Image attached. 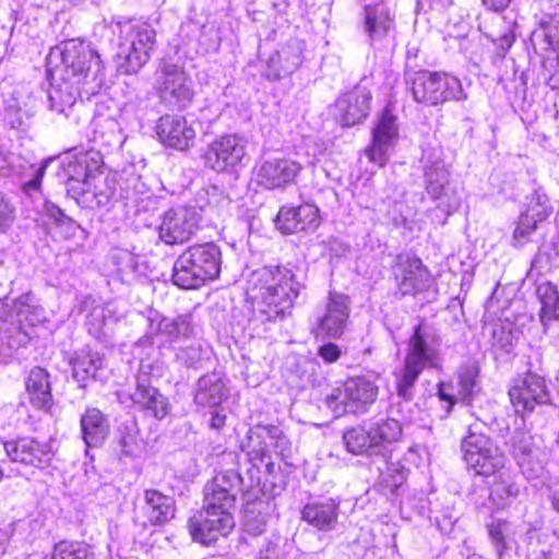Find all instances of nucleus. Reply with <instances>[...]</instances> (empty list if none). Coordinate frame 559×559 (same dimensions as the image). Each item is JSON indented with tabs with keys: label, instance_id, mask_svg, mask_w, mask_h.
<instances>
[{
	"label": "nucleus",
	"instance_id": "57",
	"mask_svg": "<svg viewBox=\"0 0 559 559\" xmlns=\"http://www.w3.org/2000/svg\"><path fill=\"white\" fill-rule=\"evenodd\" d=\"M226 423V415L219 411L211 413L210 427L215 430H221Z\"/></svg>",
	"mask_w": 559,
	"mask_h": 559
},
{
	"label": "nucleus",
	"instance_id": "54",
	"mask_svg": "<svg viewBox=\"0 0 559 559\" xmlns=\"http://www.w3.org/2000/svg\"><path fill=\"white\" fill-rule=\"evenodd\" d=\"M209 204H216L219 210L223 211L229 207L231 200L217 188H213V192L210 194Z\"/></svg>",
	"mask_w": 559,
	"mask_h": 559
},
{
	"label": "nucleus",
	"instance_id": "29",
	"mask_svg": "<svg viewBox=\"0 0 559 559\" xmlns=\"http://www.w3.org/2000/svg\"><path fill=\"white\" fill-rule=\"evenodd\" d=\"M348 317L347 298L343 295H331L325 314L319 320L317 336L341 337L345 331Z\"/></svg>",
	"mask_w": 559,
	"mask_h": 559
},
{
	"label": "nucleus",
	"instance_id": "11",
	"mask_svg": "<svg viewBox=\"0 0 559 559\" xmlns=\"http://www.w3.org/2000/svg\"><path fill=\"white\" fill-rule=\"evenodd\" d=\"M271 448L283 459L292 452V443L284 431L276 425L258 424L250 427L241 441L240 449L246 453L250 468H258L259 463L270 459Z\"/></svg>",
	"mask_w": 559,
	"mask_h": 559
},
{
	"label": "nucleus",
	"instance_id": "31",
	"mask_svg": "<svg viewBox=\"0 0 559 559\" xmlns=\"http://www.w3.org/2000/svg\"><path fill=\"white\" fill-rule=\"evenodd\" d=\"M141 511L145 518V524L162 525L175 516V500L156 489H146L143 493Z\"/></svg>",
	"mask_w": 559,
	"mask_h": 559
},
{
	"label": "nucleus",
	"instance_id": "63",
	"mask_svg": "<svg viewBox=\"0 0 559 559\" xmlns=\"http://www.w3.org/2000/svg\"><path fill=\"white\" fill-rule=\"evenodd\" d=\"M513 40L514 38L512 35L506 34L500 38V47L502 49H509L512 46Z\"/></svg>",
	"mask_w": 559,
	"mask_h": 559
},
{
	"label": "nucleus",
	"instance_id": "62",
	"mask_svg": "<svg viewBox=\"0 0 559 559\" xmlns=\"http://www.w3.org/2000/svg\"><path fill=\"white\" fill-rule=\"evenodd\" d=\"M102 122H104V123L106 124L107 129H108L109 131H111V132H114V131L117 129V122H116L115 120H112V119H104V120H102V119H96V120L94 121L95 127H96V128H97V127H99V126L102 124Z\"/></svg>",
	"mask_w": 559,
	"mask_h": 559
},
{
	"label": "nucleus",
	"instance_id": "53",
	"mask_svg": "<svg viewBox=\"0 0 559 559\" xmlns=\"http://www.w3.org/2000/svg\"><path fill=\"white\" fill-rule=\"evenodd\" d=\"M318 355L325 362H334L340 358L341 349L334 343H326L319 347Z\"/></svg>",
	"mask_w": 559,
	"mask_h": 559
},
{
	"label": "nucleus",
	"instance_id": "4",
	"mask_svg": "<svg viewBox=\"0 0 559 559\" xmlns=\"http://www.w3.org/2000/svg\"><path fill=\"white\" fill-rule=\"evenodd\" d=\"M441 362L440 336L431 326L418 324L408 340L403 365L394 372L397 395L411 401L421 372L440 369Z\"/></svg>",
	"mask_w": 559,
	"mask_h": 559
},
{
	"label": "nucleus",
	"instance_id": "5",
	"mask_svg": "<svg viewBox=\"0 0 559 559\" xmlns=\"http://www.w3.org/2000/svg\"><path fill=\"white\" fill-rule=\"evenodd\" d=\"M45 320V311L32 293L15 299H0V353L10 356L26 346L33 337V328Z\"/></svg>",
	"mask_w": 559,
	"mask_h": 559
},
{
	"label": "nucleus",
	"instance_id": "36",
	"mask_svg": "<svg viewBox=\"0 0 559 559\" xmlns=\"http://www.w3.org/2000/svg\"><path fill=\"white\" fill-rule=\"evenodd\" d=\"M490 544L499 559H502L515 544V528L513 523L493 519L486 525Z\"/></svg>",
	"mask_w": 559,
	"mask_h": 559
},
{
	"label": "nucleus",
	"instance_id": "41",
	"mask_svg": "<svg viewBox=\"0 0 559 559\" xmlns=\"http://www.w3.org/2000/svg\"><path fill=\"white\" fill-rule=\"evenodd\" d=\"M158 334L170 342L188 338L193 333V326L189 316L176 318H163L157 324Z\"/></svg>",
	"mask_w": 559,
	"mask_h": 559
},
{
	"label": "nucleus",
	"instance_id": "24",
	"mask_svg": "<svg viewBox=\"0 0 559 559\" xmlns=\"http://www.w3.org/2000/svg\"><path fill=\"white\" fill-rule=\"evenodd\" d=\"M276 225L283 234L314 230L320 224L319 209L305 203L299 206H282L276 216Z\"/></svg>",
	"mask_w": 559,
	"mask_h": 559
},
{
	"label": "nucleus",
	"instance_id": "2",
	"mask_svg": "<svg viewBox=\"0 0 559 559\" xmlns=\"http://www.w3.org/2000/svg\"><path fill=\"white\" fill-rule=\"evenodd\" d=\"M302 285L286 266H264L254 271L249 280L248 296L251 299L249 328L266 331V324L283 320L292 313Z\"/></svg>",
	"mask_w": 559,
	"mask_h": 559
},
{
	"label": "nucleus",
	"instance_id": "23",
	"mask_svg": "<svg viewBox=\"0 0 559 559\" xmlns=\"http://www.w3.org/2000/svg\"><path fill=\"white\" fill-rule=\"evenodd\" d=\"M156 134L159 141L173 148L187 150L193 144L197 132L182 116L164 115L156 123Z\"/></svg>",
	"mask_w": 559,
	"mask_h": 559
},
{
	"label": "nucleus",
	"instance_id": "50",
	"mask_svg": "<svg viewBox=\"0 0 559 559\" xmlns=\"http://www.w3.org/2000/svg\"><path fill=\"white\" fill-rule=\"evenodd\" d=\"M540 221L535 219L532 215L523 212L513 233V238L518 245L522 246L527 241L528 236L537 228Z\"/></svg>",
	"mask_w": 559,
	"mask_h": 559
},
{
	"label": "nucleus",
	"instance_id": "13",
	"mask_svg": "<svg viewBox=\"0 0 559 559\" xmlns=\"http://www.w3.org/2000/svg\"><path fill=\"white\" fill-rule=\"evenodd\" d=\"M155 88L160 103L170 109L183 110L194 98L192 81L188 74L180 66L168 61L159 66Z\"/></svg>",
	"mask_w": 559,
	"mask_h": 559
},
{
	"label": "nucleus",
	"instance_id": "17",
	"mask_svg": "<svg viewBox=\"0 0 559 559\" xmlns=\"http://www.w3.org/2000/svg\"><path fill=\"white\" fill-rule=\"evenodd\" d=\"M304 166L288 157H274L263 160L257 169L255 181L265 190H285L294 185Z\"/></svg>",
	"mask_w": 559,
	"mask_h": 559
},
{
	"label": "nucleus",
	"instance_id": "25",
	"mask_svg": "<svg viewBox=\"0 0 559 559\" xmlns=\"http://www.w3.org/2000/svg\"><path fill=\"white\" fill-rule=\"evenodd\" d=\"M371 92L365 86H356L336 102V111L343 126L361 122L369 114Z\"/></svg>",
	"mask_w": 559,
	"mask_h": 559
},
{
	"label": "nucleus",
	"instance_id": "47",
	"mask_svg": "<svg viewBox=\"0 0 559 559\" xmlns=\"http://www.w3.org/2000/svg\"><path fill=\"white\" fill-rule=\"evenodd\" d=\"M112 318L109 316V311L99 305L94 307L86 316L88 332L96 338L108 334Z\"/></svg>",
	"mask_w": 559,
	"mask_h": 559
},
{
	"label": "nucleus",
	"instance_id": "8",
	"mask_svg": "<svg viewBox=\"0 0 559 559\" xmlns=\"http://www.w3.org/2000/svg\"><path fill=\"white\" fill-rule=\"evenodd\" d=\"M156 33L143 22L120 24V41L117 52L118 70L123 74L136 73L151 58Z\"/></svg>",
	"mask_w": 559,
	"mask_h": 559
},
{
	"label": "nucleus",
	"instance_id": "52",
	"mask_svg": "<svg viewBox=\"0 0 559 559\" xmlns=\"http://www.w3.org/2000/svg\"><path fill=\"white\" fill-rule=\"evenodd\" d=\"M14 219V207L9 199L0 193V233L5 231Z\"/></svg>",
	"mask_w": 559,
	"mask_h": 559
},
{
	"label": "nucleus",
	"instance_id": "10",
	"mask_svg": "<svg viewBox=\"0 0 559 559\" xmlns=\"http://www.w3.org/2000/svg\"><path fill=\"white\" fill-rule=\"evenodd\" d=\"M412 94L415 102L426 106L467 99V94L459 78L437 71L418 72L412 82Z\"/></svg>",
	"mask_w": 559,
	"mask_h": 559
},
{
	"label": "nucleus",
	"instance_id": "20",
	"mask_svg": "<svg viewBox=\"0 0 559 559\" xmlns=\"http://www.w3.org/2000/svg\"><path fill=\"white\" fill-rule=\"evenodd\" d=\"M395 280L400 293L416 295L427 289L430 285V273L423 261L414 255H401L395 267Z\"/></svg>",
	"mask_w": 559,
	"mask_h": 559
},
{
	"label": "nucleus",
	"instance_id": "16",
	"mask_svg": "<svg viewBox=\"0 0 559 559\" xmlns=\"http://www.w3.org/2000/svg\"><path fill=\"white\" fill-rule=\"evenodd\" d=\"M378 388L366 378H352L344 383V390L326 397V405L336 414L364 413L376 401Z\"/></svg>",
	"mask_w": 559,
	"mask_h": 559
},
{
	"label": "nucleus",
	"instance_id": "33",
	"mask_svg": "<svg viewBox=\"0 0 559 559\" xmlns=\"http://www.w3.org/2000/svg\"><path fill=\"white\" fill-rule=\"evenodd\" d=\"M26 391L32 405L38 409H48L52 405L51 383L48 371L34 367L26 379Z\"/></svg>",
	"mask_w": 559,
	"mask_h": 559
},
{
	"label": "nucleus",
	"instance_id": "22",
	"mask_svg": "<svg viewBox=\"0 0 559 559\" xmlns=\"http://www.w3.org/2000/svg\"><path fill=\"white\" fill-rule=\"evenodd\" d=\"M305 41L298 38L287 40L269 58L266 78L277 81L293 74L304 62Z\"/></svg>",
	"mask_w": 559,
	"mask_h": 559
},
{
	"label": "nucleus",
	"instance_id": "12",
	"mask_svg": "<svg viewBox=\"0 0 559 559\" xmlns=\"http://www.w3.org/2000/svg\"><path fill=\"white\" fill-rule=\"evenodd\" d=\"M463 459L478 475L490 476L506 467L507 456L486 435L469 429L461 444Z\"/></svg>",
	"mask_w": 559,
	"mask_h": 559
},
{
	"label": "nucleus",
	"instance_id": "7",
	"mask_svg": "<svg viewBox=\"0 0 559 559\" xmlns=\"http://www.w3.org/2000/svg\"><path fill=\"white\" fill-rule=\"evenodd\" d=\"M221 248L210 241L188 247L176 259L173 282L183 289H195L215 280L221 272Z\"/></svg>",
	"mask_w": 559,
	"mask_h": 559
},
{
	"label": "nucleus",
	"instance_id": "26",
	"mask_svg": "<svg viewBox=\"0 0 559 559\" xmlns=\"http://www.w3.org/2000/svg\"><path fill=\"white\" fill-rule=\"evenodd\" d=\"M511 447L523 475L527 478L539 477L544 465L539 460V450L534 447L533 437L527 431L515 430L511 437Z\"/></svg>",
	"mask_w": 559,
	"mask_h": 559
},
{
	"label": "nucleus",
	"instance_id": "34",
	"mask_svg": "<svg viewBox=\"0 0 559 559\" xmlns=\"http://www.w3.org/2000/svg\"><path fill=\"white\" fill-rule=\"evenodd\" d=\"M493 475L489 498L497 508L503 509L518 499L521 488L514 475L506 467Z\"/></svg>",
	"mask_w": 559,
	"mask_h": 559
},
{
	"label": "nucleus",
	"instance_id": "59",
	"mask_svg": "<svg viewBox=\"0 0 559 559\" xmlns=\"http://www.w3.org/2000/svg\"><path fill=\"white\" fill-rule=\"evenodd\" d=\"M548 498L552 509L559 513V484L549 488Z\"/></svg>",
	"mask_w": 559,
	"mask_h": 559
},
{
	"label": "nucleus",
	"instance_id": "6",
	"mask_svg": "<svg viewBox=\"0 0 559 559\" xmlns=\"http://www.w3.org/2000/svg\"><path fill=\"white\" fill-rule=\"evenodd\" d=\"M103 166L99 152L81 151L69 157L64 166L67 192L75 202L85 209L100 207L109 202V195L96 191V180Z\"/></svg>",
	"mask_w": 559,
	"mask_h": 559
},
{
	"label": "nucleus",
	"instance_id": "44",
	"mask_svg": "<svg viewBox=\"0 0 559 559\" xmlns=\"http://www.w3.org/2000/svg\"><path fill=\"white\" fill-rule=\"evenodd\" d=\"M207 359L209 352L199 341L180 346L176 350V360L188 368L199 369L202 367L203 361Z\"/></svg>",
	"mask_w": 559,
	"mask_h": 559
},
{
	"label": "nucleus",
	"instance_id": "45",
	"mask_svg": "<svg viewBox=\"0 0 559 559\" xmlns=\"http://www.w3.org/2000/svg\"><path fill=\"white\" fill-rule=\"evenodd\" d=\"M478 368L462 366L457 373V394L465 403H469L478 391Z\"/></svg>",
	"mask_w": 559,
	"mask_h": 559
},
{
	"label": "nucleus",
	"instance_id": "38",
	"mask_svg": "<svg viewBox=\"0 0 559 559\" xmlns=\"http://www.w3.org/2000/svg\"><path fill=\"white\" fill-rule=\"evenodd\" d=\"M365 13V32L370 40L378 41L383 39L393 26V19L389 10L383 5H366Z\"/></svg>",
	"mask_w": 559,
	"mask_h": 559
},
{
	"label": "nucleus",
	"instance_id": "37",
	"mask_svg": "<svg viewBox=\"0 0 559 559\" xmlns=\"http://www.w3.org/2000/svg\"><path fill=\"white\" fill-rule=\"evenodd\" d=\"M370 426L352 427L343 432V441L346 450L355 455L369 454L379 455L380 450L377 447L374 438L372 436Z\"/></svg>",
	"mask_w": 559,
	"mask_h": 559
},
{
	"label": "nucleus",
	"instance_id": "3",
	"mask_svg": "<svg viewBox=\"0 0 559 559\" xmlns=\"http://www.w3.org/2000/svg\"><path fill=\"white\" fill-rule=\"evenodd\" d=\"M63 74L48 91L50 110L67 115L79 97L92 95L100 88L102 62L99 56L83 41L69 40L61 50Z\"/></svg>",
	"mask_w": 559,
	"mask_h": 559
},
{
	"label": "nucleus",
	"instance_id": "51",
	"mask_svg": "<svg viewBox=\"0 0 559 559\" xmlns=\"http://www.w3.org/2000/svg\"><path fill=\"white\" fill-rule=\"evenodd\" d=\"M31 116H33V114L15 109L13 105H4V120L11 129H22Z\"/></svg>",
	"mask_w": 559,
	"mask_h": 559
},
{
	"label": "nucleus",
	"instance_id": "55",
	"mask_svg": "<svg viewBox=\"0 0 559 559\" xmlns=\"http://www.w3.org/2000/svg\"><path fill=\"white\" fill-rule=\"evenodd\" d=\"M447 384L441 382L438 384V392L437 395L441 401H444L448 403L445 412L449 414L453 407V405L456 403V397L449 392H447Z\"/></svg>",
	"mask_w": 559,
	"mask_h": 559
},
{
	"label": "nucleus",
	"instance_id": "49",
	"mask_svg": "<svg viewBox=\"0 0 559 559\" xmlns=\"http://www.w3.org/2000/svg\"><path fill=\"white\" fill-rule=\"evenodd\" d=\"M4 105H13L15 109L34 114L35 98L27 86L19 85L14 87L10 96L4 100Z\"/></svg>",
	"mask_w": 559,
	"mask_h": 559
},
{
	"label": "nucleus",
	"instance_id": "18",
	"mask_svg": "<svg viewBox=\"0 0 559 559\" xmlns=\"http://www.w3.org/2000/svg\"><path fill=\"white\" fill-rule=\"evenodd\" d=\"M509 396L518 413L532 412L536 405L550 401L545 379L533 372L519 379L510 388Z\"/></svg>",
	"mask_w": 559,
	"mask_h": 559
},
{
	"label": "nucleus",
	"instance_id": "42",
	"mask_svg": "<svg viewBox=\"0 0 559 559\" xmlns=\"http://www.w3.org/2000/svg\"><path fill=\"white\" fill-rule=\"evenodd\" d=\"M51 559H96L92 545L81 540H60L55 544Z\"/></svg>",
	"mask_w": 559,
	"mask_h": 559
},
{
	"label": "nucleus",
	"instance_id": "15",
	"mask_svg": "<svg viewBox=\"0 0 559 559\" xmlns=\"http://www.w3.org/2000/svg\"><path fill=\"white\" fill-rule=\"evenodd\" d=\"M247 155V141L237 134L212 141L203 154L204 164L216 173H234Z\"/></svg>",
	"mask_w": 559,
	"mask_h": 559
},
{
	"label": "nucleus",
	"instance_id": "46",
	"mask_svg": "<svg viewBox=\"0 0 559 559\" xmlns=\"http://www.w3.org/2000/svg\"><path fill=\"white\" fill-rule=\"evenodd\" d=\"M531 40L535 49H539L544 52L559 51L557 26L542 23L540 26L532 33Z\"/></svg>",
	"mask_w": 559,
	"mask_h": 559
},
{
	"label": "nucleus",
	"instance_id": "1",
	"mask_svg": "<svg viewBox=\"0 0 559 559\" xmlns=\"http://www.w3.org/2000/svg\"><path fill=\"white\" fill-rule=\"evenodd\" d=\"M247 476L245 478L237 471L228 469L206 483L202 510L188 521L194 542L209 546L231 532L235 526L231 510L235 509L237 492H249L260 485V469L248 468Z\"/></svg>",
	"mask_w": 559,
	"mask_h": 559
},
{
	"label": "nucleus",
	"instance_id": "64",
	"mask_svg": "<svg viewBox=\"0 0 559 559\" xmlns=\"http://www.w3.org/2000/svg\"><path fill=\"white\" fill-rule=\"evenodd\" d=\"M258 559H274V558H273V556L270 555V550L266 549L265 552L260 551V555H259Z\"/></svg>",
	"mask_w": 559,
	"mask_h": 559
},
{
	"label": "nucleus",
	"instance_id": "48",
	"mask_svg": "<svg viewBox=\"0 0 559 559\" xmlns=\"http://www.w3.org/2000/svg\"><path fill=\"white\" fill-rule=\"evenodd\" d=\"M525 212L537 221H545L552 212L549 198L540 189H536L528 197H526Z\"/></svg>",
	"mask_w": 559,
	"mask_h": 559
},
{
	"label": "nucleus",
	"instance_id": "21",
	"mask_svg": "<svg viewBox=\"0 0 559 559\" xmlns=\"http://www.w3.org/2000/svg\"><path fill=\"white\" fill-rule=\"evenodd\" d=\"M397 135L396 117L385 108L373 129L372 143L366 148L369 160L382 167L388 160V152L394 145Z\"/></svg>",
	"mask_w": 559,
	"mask_h": 559
},
{
	"label": "nucleus",
	"instance_id": "35",
	"mask_svg": "<svg viewBox=\"0 0 559 559\" xmlns=\"http://www.w3.org/2000/svg\"><path fill=\"white\" fill-rule=\"evenodd\" d=\"M72 377L81 388L86 386L90 379H95L103 367V357L91 350L81 349L74 353L70 360Z\"/></svg>",
	"mask_w": 559,
	"mask_h": 559
},
{
	"label": "nucleus",
	"instance_id": "40",
	"mask_svg": "<svg viewBox=\"0 0 559 559\" xmlns=\"http://www.w3.org/2000/svg\"><path fill=\"white\" fill-rule=\"evenodd\" d=\"M383 459L384 467H379L380 471V485L394 493L406 480L407 471L399 460H393L390 453L380 454Z\"/></svg>",
	"mask_w": 559,
	"mask_h": 559
},
{
	"label": "nucleus",
	"instance_id": "61",
	"mask_svg": "<svg viewBox=\"0 0 559 559\" xmlns=\"http://www.w3.org/2000/svg\"><path fill=\"white\" fill-rule=\"evenodd\" d=\"M49 215L57 222V223H63L64 219L68 217L64 215V213L56 205H51L48 207Z\"/></svg>",
	"mask_w": 559,
	"mask_h": 559
},
{
	"label": "nucleus",
	"instance_id": "14",
	"mask_svg": "<svg viewBox=\"0 0 559 559\" xmlns=\"http://www.w3.org/2000/svg\"><path fill=\"white\" fill-rule=\"evenodd\" d=\"M201 213L195 206H176L160 216L159 239L168 245H182L191 239L200 228Z\"/></svg>",
	"mask_w": 559,
	"mask_h": 559
},
{
	"label": "nucleus",
	"instance_id": "43",
	"mask_svg": "<svg viewBox=\"0 0 559 559\" xmlns=\"http://www.w3.org/2000/svg\"><path fill=\"white\" fill-rule=\"evenodd\" d=\"M370 428L372 430V436L377 447L380 450V454L384 453V443L395 442L402 436L401 424L397 420L391 418L374 423L370 425Z\"/></svg>",
	"mask_w": 559,
	"mask_h": 559
},
{
	"label": "nucleus",
	"instance_id": "58",
	"mask_svg": "<svg viewBox=\"0 0 559 559\" xmlns=\"http://www.w3.org/2000/svg\"><path fill=\"white\" fill-rule=\"evenodd\" d=\"M45 169H46V165L45 164H43L41 166L37 167L35 169L34 177L29 181H27L25 183V186H27L31 189H38L39 186H40V181H41V178L44 176Z\"/></svg>",
	"mask_w": 559,
	"mask_h": 559
},
{
	"label": "nucleus",
	"instance_id": "60",
	"mask_svg": "<svg viewBox=\"0 0 559 559\" xmlns=\"http://www.w3.org/2000/svg\"><path fill=\"white\" fill-rule=\"evenodd\" d=\"M484 5H486L489 10L492 11H501L506 9L510 0H481Z\"/></svg>",
	"mask_w": 559,
	"mask_h": 559
},
{
	"label": "nucleus",
	"instance_id": "30",
	"mask_svg": "<svg viewBox=\"0 0 559 559\" xmlns=\"http://www.w3.org/2000/svg\"><path fill=\"white\" fill-rule=\"evenodd\" d=\"M228 397V389L222 372L212 371L200 377L193 389V399L200 406L216 407Z\"/></svg>",
	"mask_w": 559,
	"mask_h": 559
},
{
	"label": "nucleus",
	"instance_id": "56",
	"mask_svg": "<svg viewBox=\"0 0 559 559\" xmlns=\"http://www.w3.org/2000/svg\"><path fill=\"white\" fill-rule=\"evenodd\" d=\"M550 67L554 68V72L548 79V84L551 88H559V53L554 61H550Z\"/></svg>",
	"mask_w": 559,
	"mask_h": 559
},
{
	"label": "nucleus",
	"instance_id": "27",
	"mask_svg": "<svg viewBox=\"0 0 559 559\" xmlns=\"http://www.w3.org/2000/svg\"><path fill=\"white\" fill-rule=\"evenodd\" d=\"M134 405L157 419L165 418L170 412V405L165 395L152 386L146 376H138L134 391L129 393Z\"/></svg>",
	"mask_w": 559,
	"mask_h": 559
},
{
	"label": "nucleus",
	"instance_id": "19",
	"mask_svg": "<svg viewBox=\"0 0 559 559\" xmlns=\"http://www.w3.org/2000/svg\"><path fill=\"white\" fill-rule=\"evenodd\" d=\"M4 449L11 461L37 468L49 465L53 457V451L48 442H41L32 437L7 442Z\"/></svg>",
	"mask_w": 559,
	"mask_h": 559
},
{
	"label": "nucleus",
	"instance_id": "28",
	"mask_svg": "<svg viewBox=\"0 0 559 559\" xmlns=\"http://www.w3.org/2000/svg\"><path fill=\"white\" fill-rule=\"evenodd\" d=\"M301 520L320 532H330L336 528L340 514V501L328 498L312 500L306 503L301 511Z\"/></svg>",
	"mask_w": 559,
	"mask_h": 559
},
{
	"label": "nucleus",
	"instance_id": "9",
	"mask_svg": "<svg viewBox=\"0 0 559 559\" xmlns=\"http://www.w3.org/2000/svg\"><path fill=\"white\" fill-rule=\"evenodd\" d=\"M421 163L425 190L428 195L438 201V207L447 214L456 211L461 204V195L450 181V170L444 162L441 147L425 148Z\"/></svg>",
	"mask_w": 559,
	"mask_h": 559
},
{
	"label": "nucleus",
	"instance_id": "32",
	"mask_svg": "<svg viewBox=\"0 0 559 559\" xmlns=\"http://www.w3.org/2000/svg\"><path fill=\"white\" fill-rule=\"evenodd\" d=\"M81 435L87 448H99L106 441L110 425L107 416L96 407H87L80 419Z\"/></svg>",
	"mask_w": 559,
	"mask_h": 559
},
{
	"label": "nucleus",
	"instance_id": "39",
	"mask_svg": "<svg viewBox=\"0 0 559 559\" xmlns=\"http://www.w3.org/2000/svg\"><path fill=\"white\" fill-rule=\"evenodd\" d=\"M540 301V321L546 326L548 322L559 319V292L551 282H544L536 288Z\"/></svg>",
	"mask_w": 559,
	"mask_h": 559
}]
</instances>
